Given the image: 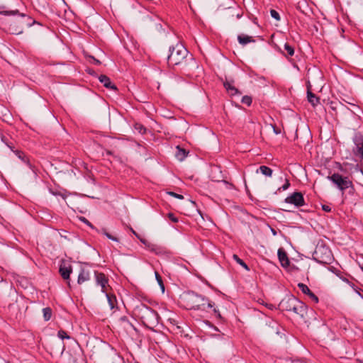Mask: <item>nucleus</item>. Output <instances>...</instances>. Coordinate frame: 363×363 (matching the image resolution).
<instances>
[{"instance_id":"nucleus-1","label":"nucleus","mask_w":363,"mask_h":363,"mask_svg":"<svg viewBox=\"0 0 363 363\" xmlns=\"http://www.w3.org/2000/svg\"><path fill=\"white\" fill-rule=\"evenodd\" d=\"M182 300L187 309L202 311L212 309L215 315L220 316L218 311L214 308V303L213 302L193 291H189L184 294Z\"/></svg>"},{"instance_id":"nucleus-2","label":"nucleus","mask_w":363,"mask_h":363,"mask_svg":"<svg viewBox=\"0 0 363 363\" xmlns=\"http://www.w3.org/2000/svg\"><path fill=\"white\" fill-rule=\"evenodd\" d=\"M279 307L281 311L293 312L303 318L307 313V306L293 295L286 296L279 303Z\"/></svg>"},{"instance_id":"nucleus-3","label":"nucleus","mask_w":363,"mask_h":363,"mask_svg":"<svg viewBox=\"0 0 363 363\" xmlns=\"http://www.w3.org/2000/svg\"><path fill=\"white\" fill-rule=\"evenodd\" d=\"M169 52L167 62L169 65L172 66L182 64L189 54L186 48L180 43H177L174 46H170Z\"/></svg>"},{"instance_id":"nucleus-4","label":"nucleus","mask_w":363,"mask_h":363,"mask_svg":"<svg viewBox=\"0 0 363 363\" xmlns=\"http://www.w3.org/2000/svg\"><path fill=\"white\" fill-rule=\"evenodd\" d=\"M136 311L144 325L149 326L157 324L159 315L155 310L145 304H140L137 306Z\"/></svg>"},{"instance_id":"nucleus-5","label":"nucleus","mask_w":363,"mask_h":363,"mask_svg":"<svg viewBox=\"0 0 363 363\" xmlns=\"http://www.w3.org/2000/svg\"><path fill=\"white\" fill-rule=\"evenodd\" d=\"M313 259L320 264H330L334 258L328 247L323 243H318L313 254Z\"/></svg>"},{"instance_id":"nucleus-6","label":"nucleus","mask_w":363,"mask_h":363,"mask_svg":"<svg viewBox=\"0 0 363 363\" xmlns=\"http://www.w3.org/2000/svg\"><path fill=\"white\" fill-rule=\"evenodd\" d=\"M341 191L352 187V182L347 177H342L338 173H334L328 177Z\"/></svg>"},{"instance_id":"nucleus-7","label":"nucleus","mask_w":363,"mask_h":363,"mask_svg":"<svg viewBox=\"0 0 363 363\" xmlns=\"http://www.w3.org/2000/svg\"><path fill=\"white\" fill-rule=\"evenodd\" d=\"M284 202L293 204L296 207H301L305 205L303 195L301 192H294L284 199Z\"/></svg>"},{"instance_id":"nucleus-8","label":"nucleus","mask_w":363,"mask_h":363,"mask_svg":"<svg viewBox=\"0 0 363 363\" xmlns=\"http://www.w3.org/2000/svg\"><path fill=\"white\" fill-rule=\"evenodd\" d=\"M94 277L96 284L101 288V292L106 293L109 287L108 277L104 273L97 271L94 272Z\"/></svg>"},{"instance_id":"nucleus-9","label":"nucleus","mask_w":363,"mask_h":363,"mask_svg":"<svg viewBox=\"0 0 363 363\" xmlns=\"http://www.w3.org/2000/svg\"><path fill=\"white\" fill-rule=\"evenodd\" d=\"M298 287L304 294L308 296L311 301H313L314 303H318V296L314 294L306 284L299 283L298 284Z\"/></svg>"},{"instance_id":"nucleus-10","label":"nucleus","mask_w":363,"mask_h":363,"mask_svg":"<svg viewBox=\"0 0 363 363\" xmlns=\"http://www.w3.org/2000/svg\"><path fill=\"white\" fill-rule=\"evenodd\" d=\"M72 272V268L71 265L67 266L65 262L60 264L59 272L61 277L65 280H69L70 274Z\"/></svg>"},{"instance_id":"nucleus-11","label":"nucleus","mask_w":363,"mask_h":363,"mask_svg":"<svg viewBox=\"0 0 363 363\" xmlns=\"http://www.w3.org/2000/svg\"><path fill=\"white\" fill-rule=\"evenodd\" d=\"M278 258L280 262L281 265L283 267H289L290 264V261L288 258L286 252L284 251L283 248H279L277 252Z\"/></svg>"},{"instance_id":"nucleus-12","label":"nucleus","mask_w":363,"mask_h":363,"mask_svg":"<svg viewBox=\"0 0 363 363\" xmlns=\"http://www.w3.org/2000/svg\"><path fill=\"white\" fill-rule=\"evenodd\" d=\"M91 279L90 272L89 270L82 268L78 276V284H82L84 282L89 281Z\"/></svg>"},{"instance_id":"nucleus-13","label":"nucleus","mask_w":363,"mask_h":363,"mask_svg":"<svg viewBox=\"0 0 363 363\" xmlns=\"http://www.w3.org/2000/svg\"><path fill=\"white\" fill-rule=\"evenodd\" d=\"M100 82H101L106 88L116 90L117 87L113 84L109 77L106 75L101 74L99 77Z\"/></svg>"},{"instance_id":"nucleus-14","label":"nucleus","mask_w":363,"mask_h":363,"mask_svg":"<svg viewBox=\"0 0 363 363\" xmlns=\"http://www.w3.org/2000/svg\"><path fill=\"white\" fill-rule=\"evenodd\" d=\"M238 40L239 43L243 46L246 45L250 43L255 42V40L253 38V37L245 34L238 35Z\"/></svg>"},{"instance_id":"nucleus-15","label":"nucleus","mask_w":363,"mask_h":363,"mask_svg":"<svg viewBox=\"0 0 363 363\" xmlns=\"http://www.w3.org/2000/svg\"><path fill=\"white\" fill-rule=\"evenodd\" d=\"M223 86L225 88L228 93L231 96H235L236 94L240 95L241 93L238 91L237 88H235L232 83L230 82L225 81L223 83Z\"/></svg>"},{"instance_id":"nucleus-16","label":"nucleus","mask_w":363,"mask_h":363,"mask_svg":"<svg viewBox=\"0 0 363 363\" xmlns=\"http://www.w3.org/2000/svg\"><path fill=\"white\" fill-rule=\"evenodd\" d=\"M13 152L20 160L26 163L30 169L32 168V164H30L29 159L27 157V156L25 155L23 152L18 150Z\"/></svg>"},{"instance_id":"nucleus-17","label":"nucleus","mask_w":363,"mask_h":363,"mask_svg":"<svg viewBox=\"0 0 363 363\" xmlns=\"http://www.w3.org/2000/svg\"><path fill=\"white\" fill-rule=\"evenodd\" d=\"M307 97H308V101L313 106H315V105H317L320 102L319 101V99L314 94H313L311 91H309V90L307 92Z\"/></svg>"},{"instance_id":"nucleus-18","label":"nucleus","mask_w":363,"mask_h":363,"mask_svg":"<svg viewBox=\"0 0 363 363\" xmlns=\"http://www.w3.org/2000/svg\"><path fill=\"white\" fill-rule=\"evenodd\" d=\"M177 151L175 154L176 157L177 158L178 160L183 161L186 158L187 152L184 149H182L179 146L177 147Z\"/></svg>"},{"instance_id":"nucleus-19","label":"nucleus","mask_w":363,"mask_h":363,"mask_svg":"<svg viewBox=\"0 0 363 363\" xmlns=\"http://www.w3.org/2000/svg\"><path fill=\"white\" fill-rule=\"evenodd\" d=\"M106 294V296L107 298V301L108 302L109 306L111 309H113L116 306V298L114 295H111L106 291V293H104Z\"/></svg>"},{"instance_id":"nucleus-20","label":"nucleus","mask_w":363,"mask_h":363,"mask_svg":"<svg viewBox=\"0 0 363 363\" xmlns=\"http://www.w3.org/2000/svg\"><path fill=\"white\" fill-rule=\"evenodd\" d=\"M284 49L286 52L287 54H285L283 51L281 52L286 56H293L294 55V48L289 45V43H286L284 45Z\"/></svg>"},{"instance_id":"nucleus-21","label":"nucleus","mask_w":363,"mask_h":363,"mask_svg":"<svg viewBox=\"0 0 363 363\" xmlns=\"http://www.w3.org/2000/svg\"><path fill=\"white\" fill-rule=\"evenodd\" d=\"M259 170L260 171V172L267 176V177H272V169L267 166H264V165H262V166H260L259 169L257 170V172H259Z\"/></svg>"},{"instance_id":"nucleus-22","label":"nucleus","mask_w":363,"mask_h":363,"mask_svg":"<svg viewBox=\"0 0 363 363\" xmlns=\"http://www.w3.org/2000/svg\"><path fill=\"white\" fill-rule=\"evenodd\" d=\"M43 318L45 321L50 320L52 317V309L49 307L43 309Z\"/></svg>"},{"instance_id":"nucleus-23","label":"nucleus","mask_w":363,"mask_h":363,"mask_svg":"<svg viewBox=\"0 0 363 363\" xmlns=\"http://www.w3.org/2000/svg\"><path fill=\"white\" fill-rule=\"evenodd\" d=\"M233 258L234 260L236 261L238 264H239L240 266H242L243 268H245L246 270L249 271L250 269L248 266L246 264V263L241 259L237 255H233Z\"/></svg>"},{"instance_id":"nucleus-24","label":"nucleus","mask_w":363,"mask_h":363,"mask_svg":"<svg viewBox=\"0 0 363 363\" xmlns=\"http://www.w3.org/2000/svg\"><path fill=\"white\" fill-rule=\"evenodd\" d=\"M155 274L156 280H157L158 284L160 285V286L162 289V291L164 292V285L162 279L157 272H155Z\"/></svg>"},{"instance_id":"nucleus-25","label":"nucleus","mask_w":363,"mask_h":363,"mask_svg":"<svg viewBox=\"0 0 363 363\" xmlns=\"http://www.w3.org/2000/svg\"><path fill=\"white\" fill-rule=\"evenodd\" d=\"M252 97L250 96H244L242 98L241 102L244 104H246L247 106H250L252 104Z\"/></svg>"},{"instance_id":"nucleus-26","label":"nucleus","mask_w":363,"mask_h":363,"mask_svg":"<svg viewBox=\"0 0 363 363\" xmlns=\"http://www.w3.org/2000/svg\"><path fill=\"white\" fill-rule=\"evenodd\" d=\"M102 233L106 235L108 239L113 240V241H116V242H118V239L116 238V237H114L112 235H111L110 233H108L106 229L103 228L102 229Z\"/></svg>"},{"instance_id":"nucleus-27","label":"nucleus","mask_w":363,"mask_h":363,"mask_svg":"<svg viewBox=\"0 0 363 363\" xmlns=\"http://www.w3.org/2000/svg\"><path fill=\"white\" fill-rule=\"evenodd\" d=\"M58 337L63 340V339H70V337L67 334V333L65 330H60L58 331L57 334Z\"/></svg>"},{"instance_id":"nucleus-28","label":"nucleus","mask_w":363,"mask_h":363,"mask_svg":"<svg viewBox=\"0 0 363 363\" xmlns=\"http://www.w3.org/2000/svg\"><path fill=\"white\" fill-rule=\"evenodd\" d=\"M270 13H271V16L273 18L276 19L277 21H279L280 20V16H279V13L277 11H275L274 9H272L270 11Z\"/></svg>"},{"instance_id":"nucleus-29","label":"nucleus","mask_w":363,"mask_h":363,"mask_svg":"<svg viewBox=\"0 0 363 363\" xmlns=\"http://www.w3.org/2000/svg\"><path fill=\"white\" fill-rule=\"evenodd\" d=\"M289 186H290V182L288 179H286L285 184L282 186L279 187L278 189V191H280L281 190L285 191V190L288 189Z\"/></svg>"},{"instance_id":"nucleus-30","label":"nucleus","mask_w":363,"mask_h":363,"mask_svg":"<svg viewBox=\"0 0 363 363\" xmlns=\"http://www.w3.org/2000/svg\"><path fill=\"white\" fill-rule=\"evenodd\" d=\"M167 194H169L170 196L176 198V199H184V196L182 194H177V193L173 192V191H169V192H167Z\"/></svg>"},{"instance_id":"nucleus-31","label":"nucleus","mask_w":363,"mask_h":363,"mask_svg":"<svg viewBox=\"0 0 363 363\" xmlns=\"http://www.w3.org/2000/svg\"><path fill=\"white\" fill-rule=\"evenodd\" d=\"M357 155L363 159V143L360 146H357Z\"/></svg>"},{"instance_id":"nucleus-32","label":"nucleus","mask_w":363,"mask_h":363,"mask_svg":"<svg viewBox=\"0 0 363 363\" xmlns=\"http://www.w3.org/2000/svg\"><path fill=\"white\" fill-rule=\"evenodd\" d=\"M167 216L174 223H177L179 221L178 218L172 213H169Z\"/></svg>"},{"instance_id":"nucleus-33","label":"nucleus","mask_w":363,"mask_h":363,"mask_svg":"<svg viewBox=\"0 0 363 363\" xmlns=\"http://www.w3.org/2000/svg\"><path fill=\"white\" fill-rule=\"evenodd\" d=\"M80 220L84 223L85 224H86L88 226H89L90 228H94V226L93 225L84 217H81L80 218Z\"/></svg>"},{"instance_id":"nucleus-34","label":"nucleus","mask_w":363,"mask_h":363,"mask_svg":"<svg viewBox=\"0 0 363 363\" xmlns=\"http://www.w3.org/2000/svg\"><path fill=\"white\" fill-rule=\"evenodd\" d=\"M136 128H138L140 133H145L146 130L145 128H144L142 125L140 124H136Z\"/></svg>"},{"instance_id":"nucleus-35","label":"nucleus","mask_w":363,"mask_h":363,"mask_svg":"<svg viewBox=\"0 0 363 363\" xmlns=\"http://www.w3.org/2000/svg\"><path fill=\"white\" fill-rule=\"evenodd\" d=\"M322 209L325 212H330L331 211V208L328 205H323Z\"/></svg>"},{"instance_id":"nucleus-36","label":"nucleus","mask_w":363,"mask_h":363,"mask_svg":"<svg viewBox=\"0 0 363 363\" xmlns=\"http://www.w3.org/2000/svg\"><path fill=\"white\" fill-rule=\"evenodd\" d=\"M91 58L93 59L94 63L95 65H100L101 64V62L99 60L94 58V57H91Z\"/></svg>"},{"instance_id":"nucleus-37","label":"nucleus","mask_w":363,"mask_h":363,"mask_svg":"<svg viewBox=\"0 0 363 363\" xmlns=\"http://www.w3.org/2000/svg\"><path fill=\"white\" fill-rule=\"evenodd\" d=\"M120 320L123 322H128V318L126 316L121 317Z\"/></svg>"},{"instance_id":"nucleus-38","label":"nucleus","mask_w":363,"mask_h":363,"mask_svg":"<svg viewBox=\"0 0 363 363\" xmlns=\"http://www.w3.org/2000/svg\"><path fill=\"white\" fill-rule=\"evenodd\" d=\"M272 232L274 235H277V232L274 229H272Z\"/></svg>"},{"instance_id":"nucleus-39","label":"nucleus","mask_w":363,"mask_h":363,"mask_svg":"<svg viewBox=\"0 0 363 363\" xmlns=\"http://www.w3.org/2000/svg\"><path fill=\"white\" fill-rule=\"evenodd\" d=\"M16 33H22V30H21H21H16Z\"/></svg>"},{"instance_id":"nucleus-40","label":"nucleus","mask_w":363,"mask_h":363,"mask_svg":"<svg viewBox=\"0 0 363 363\" xmlns=\"http://www.w3.org/2000/svg\"><path fill=\"white\" fill-rule=\"evenodd\" d=\"M141 240V242H143V243H144V244L146 243L145 240Z\"/></svg>"},{"instance_id":"nucleus-41","label":"nucleus","mask_w":363,"mask_h":363,"mask_svg":"<svg viewBox=\"0 0 363 363\" xmlns=\"http://www.w3.org/2000/svg\"><path fill=\"white\" fill-rule=\"evenodd\" d=\"M360 172H361V173H362V175H363V168H362V169H360Z\"/></svg>"},{"instance_id":"nucleus-42","label":"nucleus","mask_w":363,"mask_h":363,"mask_svg":"<svg viewBox=\"0 0 363 363\" xmlns=\"http://www.w3.org/2000/svg\"><path fill=\"white\" fill-rule=\"evenodd\" d=\"M132 232L133 233V234L136 235V233L133 230H132Z\"/></svg>"},{"instance_id":"nucleus-43","label":"nucleus","mask_w":363,"mask_h":363,"mask_svg":"<svg viewBox=\"0 0 363 363\" xmlns=\"http://www.w3.org/2000/svg\"><path fill=\"white\" fill-rule=\"evenodd\" d=\"M109 348H111L112 350H113V347H111V346H109Z\"/></svg>"},{"instance_id":"nucleus-44","label":"nucleus","mask_w":363,"mask_h":363,"mask_svg":"<svg viewBox=\"0 0 363 363\" xmlns=\"http://www.w3.org/2000/svg\"><path fill=\"white\" fill-rule=\"evenodd\" d=\"M109 348H111L112 350H113V347H111V346H109Z\"/></svg>"},{"instance_id":"nucleus-45","label":"nucleus","mask_w":363,"mask_h":363,"mask_svg":"<svg viewBox=\"0 0 363 363\" xmlns=\"http://www.w3.org/2000/svg\"><path fill=\"white\" fill-rule=\"evenodd\" d=\"M361 363H363V359L359 360Z\"/></svg>"},{"instance_id":"nucleus-46","label":"nucleus","mask_w":363,"mask_h":363,"mask_svg":"<svg viewBox=\"0 0 363 363\" xmlns=\"http://www.w3.org/2000/svg\"><path fill=\"white\" fill-rule=\"evenodd\" d=\"M362 271H363V267H362Z\"/></svg>"}]
</instances>
